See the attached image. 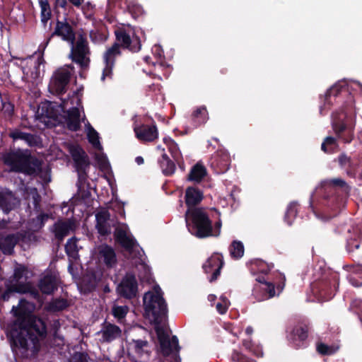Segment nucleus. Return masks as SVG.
I'll return each mask as SVG.
<instances>
[{
  "label": "nucleus",
  "instance_id": "nucleus-1",
  "mask_svg": "<svg viewBox=\"0 0 362 362\" xmlns=\"http://www.w3.org/2000/svg\"><path fill=\"white\" fill-rule=\"evenodd\" d=\"M35 309L33 303L22 298L11 310L15 320L9 335L11 347L13 353L21 358L36 357L41 342L47 336V323L34 314Z\"/></svg>",
  "mask_w": 362,
  "mask_h": 362
},
{
  "label": "nucleus",
  "instance_id": "nucleus-2",
  "mask_svg": "<svg viewBox=\"0 0 362 362\" xmlns=\"http://www.w3.org/2000/svg\"><path fill=\"white\" fill-rule=\"evenodd\" d=\"M143 303L146 315L152 317V322L156 325V332L162 355L167 357L172 354L173 346L176 351L175 361L180 362L181 358L178 354L180 346L177 337L173 336L170 339L168 334L160 327L168 315L167 303L163 297L160 287L155 288V293L151 291L145 293Z\"/></svg>",
  "mask_w": 362,
  "mask_h": 362
},
{
  "label": "nucleus",
  "instance_id": "nucleus-3",
  "mask_svg": "<svg viewBox=\"0 0 362 362\" xmlns=\"http://www.w3.org/2000/svg\"><path fill=\"white\" fill-rule=\"evenodd\" d=\"M116 42L104 52L103 56L105 67L103 70L101 80L112 79L113 76V68L115 65V59L122 54L120 48L127 49L132 52H138L141 48L140 38L130 35L124 29H119L115 31Z\"/></svg>",
  "mask_w": 362,
  "mask_h": 362
},
{
  "label": "nucleus",
  "instance_id": "nucleus-4",
  "mask_svg": "<svg viewBox=\"0 0 362 362\" xmlns=\"http://www.w3.org/2000/svg\"><path fill=\"white\" fill-rule=\"evenodd\" d=\"M4 163L11 172L37 175L42 171V161L28 149H10L2 156Z\"/></svg>",
  "mask_w": 362,
  "mask_h": 362
},
{
  "label": "nucleus",
  "instance_id": "nucleus-5",
  "mask_svg": "<svg viewBox=\"0 0 362 362\" xmlns=\"http://www.w3.org/2000/svg\"><path fill=\"white\" fill-rule=\"evenodd\" d=\"M350 189L349 185L343 179L332 178L322 181L318 192L322 197V204L335 211L344 205Z\"/></svg>",
  "mask_w": 362,
  "mask_h": 362
},
{
  "label": "nucleus",
  "instance_id": "nucleus-6",
  "mask_svg": "<svg viewBox=\"0 0 362 362\" xmlns=\"http://www.w3.org/2000/svg\"><path fill=\"white\" fill-rule=\"evenodd\" d=\"M186 226L189 232L198 238L213 235V224L204 208L187 210L185 212Z\"/></svg>",
  "mask_w": 362,
  "mask_h": 362
},
{
  "label": "nucleus",
  "instance_id": "nucleus-7",
  "mask_svg": "<svg viewBox=\"0 0 362 362\" xmlns=\"http://www.w3.org/2000/svg\"><path fill=\"white\" fill-rule=\"evenodd\" d=\"M69 152L73 160L74 167L78 175L76 185L80 189L87 181L90 161L86 152L78 144H71L69 147Z\"/></svg>",
  "mask_w": 362,
  "mask_h": 362
},
{
  "label": "nucleus",
  "instance_id": "nucleus-8",
  "mask_svg": "<svg viewBox=\"0 0 362 362\" xmlns=\"http://www.w3.org/2000/svg\"><path fill=\"white\" fill-rule=\"evenodd\" d=\"M346 117L344 108L336 110L332 115V127L337 138L349 144L354 139V129L347 126Z\"/></svg>",
  "mask_w": 362,
  "mask_h": 362
},
{
  "label": "nucleus",
  "instance_id": "nucleus-9",
  "mask_svg": "<svg viewBox=\"0 0 362 362\" xmlns=\"http://www.w3.org/2000/svg\"><path fill=\"white\" fill-rule=\"evenodd\" d=\"M70 69L72 70L73 67L67 66L60 67L54 71L49 85L52 93L59 95L66 92L72 74Z\"/></svg>",
  "mask_w": 362,
  "mask_h": 362
},
{
  "label": "nucleus",
  "instance_id": "nucleus-10",
  "mask_svg": "<svg viewBox=\"0 0 362 362\" xmlns=\"http://www.w3.org/2000/svg\"><path fill=\"white\" fill-rule=\"evenodd\" d=\"M54 36L59 37L64 41L70 42L71 44H74L76 39L75 32L66 20L64 21L57 20L54 30L49 35L44 43L40 45L39 50L42 49L43 52L52 38Z\"/></svg>",
  "mask_w": 362,
  "mask_h": 362
},
{
  "label": "nucleus",
  "instance_id": "nucleus-11",
  "mask_svg": "<svg viewBox=\"0 0 362 362\" xmlns=\"http://www.w3.org/2000/svg\"><path fill=\"white\" fill-rule=\"evenodd\" d=\"M90 54L88 42L85 36L80 35L78 37L76 45L71 48L72 61L78 64L81 67L88 66L90 59L86 55Z\"/></svg>",
  "mask_w": 362,
  "mask_h": 362
},
{
  "label": "nucleus",
  "instance_id": "nucleus-12",
  "mask_svg": "<svg viewBox=\"0 0 362 362\" xmlns=\"http://www.w3.org/2000/svg\"><path fill=\"white\" fill-rule=\"evenodd\" d=\"M118 295L126 299L134 298L138 293V283L134 274L127 272L116 288Z\"/></svg>",
  "mask_w": 362,
  "mask_h": 362
},
{
  "label": "nucleus",
  "instance_id": "nucleus-13",
  "mask_svg": "<svg viewBox=\"0 0 362 362\" xmlns=\"http://www.w3.org/2000/svg\"><path fill=\"white\" fill-rule=\"evenodd\" d=\"M224 264L223 256L218 253L212 255L205 263L202 268L206 274L212 273L209 278L210 282H214L221 274V270Z\"/></svg>",
  "mask_w": 362,
  "mask_h": 362
},
{
  "label": "nucleus",
  "instance_id": "nucleus-14",
  "mask_svg": "<svg viewBox=\"0 0 362 362\" xmlns=\"http://www.w3.org/2000/svg\"><path fill=\"white\" fill-rule=\"evenodd\" d=\"M310 327L306 324L296 325L288 336V340L296 349L305 348L308 345L307 339Z\"/></svg>",
  "mask_w": 362,
  "mask_h": 362
},
{
  "label": "nucleus",
  "instance_id": "nucleus-15",
  "mask_svg": "<svg viewBox=\"0 0 362 362\" xmlns=\"http://www.w3.org/2000/svg\"><path fill=\"white\" fill-rule=\"evenodd\" d=\"M230 159L228 154L223 151H218L210 159V166L217 174L226 173L230 167Z\"/></svg>",
  "mask_w": 362,
  "mask_h": 362
},
{
  "label": "nucleus",
  "instance_id": "nucleus-16",
  "mask_svg": "<svg viewBox=\"0 0 362 362\" xmlns=\"http://www.w3.org/2000/svg\"><path fill=\"white\" fill-rule=\"evenodd\" d=\"M136 138L142 142H153L158 137L157 127L153 122L152 124H141L134 129Z\"/></svg>",
  "mask_w": 362,
  "mask_h": 362
},
{
  "label": "nucleus",
  "instance_id": "nucleus-17",
  "mask_svg": "<svg viewBox=\"0 0 362 362\" xmlns=\"http://www.w3.org/2000/svg\"><path fill=\"white\" fill-rule=\"evenodd\" d=\"M204 192L197 186L187 187L185 192V202L187 210L197 209L204 199Z\"/></svg>",
  "mask_w": 362,
  "mask_h": 362
},
{
  "label": "nucleus",
  "instance_id": "nucleus-18",
  "mask_svg": "<svg viewBox=\"0 0 362 362\" xmlns=\"http://www.w3.org/2000/svg\"><path fill=\"white\" fill-rule=\"evenodd\" d=\"M274 296L275 286L273 283L255 284L253 287L252 296L256 301H264L273 298Z\"/></svg>",
  "mask_w": 362,
  "mask_h": 362
},
{
  "label": "nucleus",
  "instance_id": "nucleus-19",
  "mask_svg": "<svg viewBox=\"0 0 362 362\" xmlns=\"http://www.w3.org/2000/svg\"><path fill=\"white\" fill-rule=\"evenodd\" d=\"M347 92L348 90L345 84L337 83L332 86L329 89L327 90L325 95H320V97L321 101L323 103V105L320 106V114H322L323 109L325 108L327 105L330 106L332 105V102L331 100V98L332 96L337 98L342 93H346Z\"/></svg>",
  "mask_w": 362,
  "mask_h": 362
},
{
  "label": "nucleus",
  "instance_id": "nucleus-20",
  "mask_svg": "<svg viewBox=\"0 0 362 362\" xmlns=\"http://www.w3.org/2000/svg\"><path fill=\"white\" fill-rule=\"evenodd\" d=\"M22 234H8L6 236L0 235V250L5 255H11L14 252L15 246L19 243Z\"/></svg>",
  "mask_w": 362,
  "mask_h": 362
},
{
  "label": "nucleus",
  "instance_id": "nucleus-21",
  "mask_svg": "<svg viewBox=\"0 0 362 362\" xmlns=\"http://www.w3.org/2000/svg\"><path fill=\"white\" fill-rule=\"evenodd\" d=\"M6 290L2 292L0 287V301H8L14 293H25L30 290V286L26 284H12L11 281L6 282Z\"/></svg>",
  "mask_w": 362,
  "mask_h": 362
},
{
  "label": "nucleus",
  "instance_id": "nucleus-22",
  "mask_svg": "<svg viewBox=\"0 0 362 362\" xmlns=\"http://www.w3.org/2000/svg\"><path fill=\"white\" fill-rule=\"evenodd\" d=\"M64 119L66 127L69 131L77 132L81 129V115L78 107H73L68 110Z\"/></svg>",
  "mask_w": 362,
  "mask_h": 362
},
{
  "label": "nucleus",
  "instance_id": "nucleus-23",
  "mask_svg": "<svg viewBox=\"0 0 362 362\" xmlns=\"http://www.w3.org/2000/svg\"><path fill=\"white\" fill-rule=\"evenodd\" d=\"M59 280L56 275L47 274L40 279L38 287L40 291L46 295H51L58 289Z\"/></svg>",
  "mask_w": 362,
  "mask_h": 362
},
{
  "label": "nucleus",
  "instance_id": "nucleus-24",
  "mask_svg": "<svg viewBox=\"0 0 362 362\" xmlns=\"http://www.w3.org/2000/svg\"><path fill=\"white\" fill-rule=\"evenodd\" d=\"M114 238L126 251L132 252L136 240L127 235L126 230L121 228H117L114 232Z\"/></svg>",
  "mask_w": 362,
  "mask_h": 362
},
{
  "label": "nucleus",
  "instance_id": "nucleus-25",
  "mask_svg": "<svg viewBox=\"0 0 362 362\" xmlns=\"http://www.w3.org/2000/svg\"><path fill=\"white\" fill-rule=\"evenodd\" d=\"M8 136L12 139L13 141L18 140L23 141L30 147L37 146L40 143V138L37 135L24 132L18 129H14L10 131Z\"/></svg>",
  "mask_w": 362,
  "mask_h": 362
},
{
  "label": "nucleus",
  "instance_id": "nucleus-26",
  "mask_svg": "<svg viewBox=\"0 0 362 362\" xmlns=\"http://www.w3.org/2000/svg\"><path fill=\"white\" fill-rule=\"evenodd\" d=\"M18 203V200L11 191L0 192V209L5 214H8L15 209Z\"/></svg>",
  "mask_w": 362,
  "mask_h": 362
},
{
  "label": "nucleus",
  "instance_id": "nucleus-27",
  "mask_svg": "<svg viewBox=\"0 0 362 362\" xmlns=\"http://www.w3.org/2000/svg\"><path fill=\"white\" fill-rule=\"evenodd\" d=\"M61 106L55 103L47 101L41 106L42 115L47 119H52L54 124L59 123L61 119L60 109Z\"/></svg>",
  "mask_w": 362,
  "mask_h": 362
},
{
  "label": "nucleus",
  "instance_id": "nucleus-28",
  "mask_svg": "<svg viewBox=\"0 0 362 362\" xmlns=\"http://www.w3.org/2000/svg\"><path fill=\"white\" fill-rule=\"evenodd\" d=\"M100 332L103 341L107 343L120 337L122 334V330L119 326L106 321L103 324Z\"/></svg>",
  "mask_w": 362,
  "mask_h": 362
},
{
  "label": "nucleus",
  "instance_id": "nucleus-29",
  "mask_svg": "<svg viewBox=\"0 0 362 362\" xmlns=\"http://www.w3.org/2000/svg\"><path fill=\"white\" fill-rule=\"evenodd\" d=\"M336 160H337L339 167L345 170L349 177L352 178L356 177V170L351 156H347L345 153H341L338 156Z\"/></svg>",
  "mask_w": 362,
  "mask_h": 362
},
{
  "label": "nucleus",
  "instance_id": "nucleus-30",
  "mask_svg": "<svg viewBox=\"0 0 362 362\" xmlns=\"http://www.w3.org/2000/svg\"><path fill=\"white\" fill-rule=\"evenodd\" d=\"M0 100L1 103V113L4 119L11 121L15 115L14 104L10 100L8 94H2L0 92Z\"/></svg>",
  "mask_w": 362,
  "mask_h": 362
},
{
  "label": "nucleus",
  "instance_id": "nucleus-31",
  "mask_svg": "<svg viewBox=\"0 0 362 362\" xmlns=\"http://www.w3.org/2000/svg\"><path fill=\"white\" fill-rule=\"evenodd\" d=\"M100 278L95 272H91L83 276L81 281V289L85 293H89L95 290Z\"/></svg>",
  "mask_w": 362,
  "mask_h": 362
},
{
  "label": "nucleus",
  "instance_id": "nucleus-32",
  "mask_svg": "<svg viewBox=\"0 0 362 362\" xmlns=\"http://www.w3.org/2000/svg\"><path fill=\"white\" fill-rule=\"evenodd\" d=\"M100 255L105 264L109 267H113L117 263L116 254L114 249L107 245H103L100 250Z\"/></svg>",
  "mask_w": 362,
  "mask_h": 362
},
{
  "label": "nucleus",
  "instance_id": "nucleus-33",
  "mask_svg": "<svg viewBox=\"0 0 362 362\" xmlns=\"http://www.w3.org/2000/svg\"><path fill=\"white\" fill-rule=\"evenodd\" d=\"M206 174L207 171L205 166L201 162H198L190 169L187 175V180L195 182H200Z\"/></svg>",
  "mask_w": 362,
  "mask_h": 362
},
{
  "label": "nucleus",
  "instance_id": "nucleus-34",
  "mask_svg": "<svg viewBox=\"0 0 362 362\" xmlns=\"http://www.w3.org/2000/svg\"><path fill=\"white\" fill-rule=\"evenodd\" d=\"M158 164L164 175L171 176L175 173L176 170L175 162L165 153L162 154L161 158L158 160Z\"/></svg>",
  "mask_w": 362,
  "mask_h": 362
},
{
  "label": "nucleus",
  "instance_id": "nucleus-35",
  "mask_svg": "<svg viewBox=\"0 0 362 362\" xmlns=\"http://www.w3.org/2000/svg\"><path fill=\"white\" fill-rule=\"evenodd\" d=\"M192 122L194 127H197L206 122L209 119L208 112L204 106L197 108L192 114Z\"/></svg>",
  "mask_w": 362,
  "mask_h": 362
},
{
  "label": "nucleus",
  "instance_id": "nucleus-36",
  "mask_svg": "<svg viewBox=\"0 0 362 362\" xmlns=\"http://www.w3.org/2000/svg\"><path fill=\"white\" fill-rule=\"evenodd\" d=\"M148 346L147 340L132 339L128 341V349L141 356L144 353V349Z\"/></svg>",
  "mask_w": 362,
  "mask_h": 362
},
{
  "label": "nucleus",
  "instance_id": "nucleus-37",
  "mask_svg": "<svg viewBox=\"0 0 362 362\" xmlns=\"http://www.w3.org/2000/svg\"><path fill=\"white\" fill-rule=\"evenodd\" d=\"M339 148V144L336 138L333 136H327L321 145L322 151L327 154L335 153Z\"/></svg>",
  "mask_w": 362,
  "mask_h": 362
},
{
  "label": "nucleus",
  "instance_id": "nucleus-38",
  "mask_svg": "<svg viewBox=\"0 0 362 362\" xmlns=\"http://www.w3.org/2000/svg\"><path fill=\"white\" fill-rule=\"evenodd\" d=\"M40 6L41 8L40 18L41 22L45 27L48 21L52 17V11L49 1L47 0H39Z\"/></svg>",
  "mask_w": 362,
  "mask_h": 362
},
{
  "label": "nucleus",
  "instance_id": "nucleus-39",
  "mask_svg": "<svg viewBox=\"0 0 362 362\" xmlns=\"http://www.w3.org/2000/svg\"><path fill=\"white\" fill-rule=\"evenodd\" d=\"M299 204L296 202H291L287 209L284 216V221L288 225L291 226L296 217L298 211Z\"/></svg>",
  "mask_w": 362,
  "mask_h": 362
},
{
  "label": "nucleus",
  "instance_id": "nucleus-40",
  "mask_svg": "<svg viewBox=\"0 0 362 362\" xmlns=\"http://www.w3.org/2000/svg\"><path fill=\"white\" fill-rule=\"evenodd\" d=\"M244 245L242 242L239 240H233L229 246V252L233 259H240L244 255Z\"/></svg>",
  "mask_w": 362,
  "mask_h": 362
},
{
  "label": "nucleus",
  "instance_id": "nucleus-41",
  "mask_svg": "<svg viewBox=\"0 0 362 362\" xmlns=\"http://www.w3.org/2000/svg\"><path fill=\"white\" fill-rule=\"evenodd\" d=\"M68 300L65 298H58L53 299L48 305V310L51 312H59L69 307Z\"/></svg>",
  "mask_w": 362,
  "mask_h": 362
},
{
  "label": "nucleus",
  "instance_id": "nucleus-42",
  "mask_svg": "<svg viewBox=\"0 0 362 362\" xmlns=\"http://www.w3.org/2000/svg\"><path fill=\"white\" fill-rule=\"evenodd\" d=\"M70 224L66 222H61L54 225V235L57 239L62 240L70 230Z\"/></svg>",
  "mask_w": 362,
  "mask_h": 362
},
{
  "label": "nucleus",
  "instance_id": "nucleus-43",
  "mask_svg": "<svg viewBox=\"0 0 362 362\" xmlns=\"http://www.w3.org/2000/svg\"><path fill=\"white\" fill-rule=\"evenodd\" d=\"M164 143L166 144L173 159L179 163L180 159L181 158V153L179 149L178 145L175 141L171 139H164Z\"/></svg>",
  "mask_w": 362,
  "mask_h": 362
},
{
  "label": "nucleus",
  "instance_id": "nucleus-44",
  "mask_svg": "<svg viewBox=\"0 0 362 362\" xmlns=\"http://www.w3.org/2000/svg\"><path fill=\"white\" fill-rule=\"evenodd\" d=\"M339 349V346H329L322 342H318L316 345L317 351L322 356H331L334 354Z\"/></svg>",
  "mask_w": 362,
  "mask_h": 362
},
{
  "label": "nucleus",
  "instance_id": "nucleus-45",
  "mask_svg": "<svg viewBox=\"0 0 362 362\" xmlns=\"http://www.w3.org/2000/svg\"><path fill=\"white\" fill-rule=\"evenodd\" d=\"M251 264L252 266V269H256L260 273L264 274H268L271 269L274 268V264H268L264 261L259 259L252 260Z\"/></svg>",
  "mask_w": 362,
  "mask_h": 362
},
{
  "label": "nucleus",
  "instance_id": "nucleus-46",
  "mask_svg": "<svg viewBox=\"0 0 362 362\" xmlns=\"http://www.w3.org/2000/svg\"><path fill=\"white\" fill-rule=\"evenodd\" d=\"M88 140L93 145V146L98 149L102 150L103 147L99 141V134L95 130V129L88 123Z\"/></svg>",
  "mask_w": 362,
  "mask_h": 362
},
{
  "label": "nucleus",
  "instance_id": "nucleus-47",
  "mask_svg": "<svg viewBox=\"0 0 362 362\" xmlns=\"http://www.w3.org/2000/svg\"><path fill=\"white\" fill-rule=\"evenodd\" d=\"M65 252L69 257H75L78 255L77 239L72 237L65 245Z\"/></svg>",
  "mask_w": 362,
  "mask_h": 362
},
{
  "label": "nucleus",
  "instance_id": "nucleus-48",
  "mask_svg": "<svg viewBox=\"0 0 362 362\" xmlns=\"http://www.w3.org/2000/svg\"><path fill=\"white\" fill-rule=\"evenodd\" d=\"M95 159L100 170H107L110 168V165L105 155L95 153Z\"/></svg>",
  "mask_w": 362,
  "mask_h": 362
},
{
  "label": "nucleus",
  "instance_id": "nucleus-49",
  "mask_svg": "<svg viewBox=\"0 0 362 362\" xmlns=\"http://www.w3.org/2000/svg\"><path fill=\"white\" fill-rule=\"evenodd\" d=\"M112 313L115 318L118 320L124 319L128 313V307L126 305H114Z\"/></svg>",
  "mask_w": 362,
  "mask_h": 362
},
{
  "label": "nucleus",
  "instance_id": "nucleus-50",
  "mask_svg": "<svg viewBox=\"0 0 362 362\" xmlns=\"http://www.w3.org/2000/svg\"><path fill=\"white\" fill-rule=\"evenodd\" d=\"M27 271V267L23 264H18L15 268L13 274L11 278H13V281H16V284H19L18 281L23 278Z\"/></svg>",
  "mask_w": 362,
  "mask_h": 362
},
{
  "label": "nucleus",
  "instance_id": "nucleus-51",
  "mask_svg": "<svg viewBox=\"0 0 362 362\" xmlns=\"http://www.w3.org/2000/svg\"><path fill=\"white\" fill-rule=\"evenodd\" d=\"M361 245V240L358 238H350L346 243V250L354 256L355 250H358Z\"/></svg>",
  "mask_w": 362,
  "mask_h": 362
},
{
  "label": "nucleus",
  "instance_id": "nucleus-52",
  "mask_svg": "<svg viewBox=\"0 0 362 362\" xmlns=\"http://www.w3.org/2000/svg\"><path fill=\"white\" fill-rule=\"evenodd\" d=\"M233 361L235 362H256L255 360L252 359L240 351L234 350L231 355Z\"/></svg>",
  "mask_w": 362,
  "mask_h": 362
},
{
  "label": "nucleus",
  "instance_id": "nucleus-53",
  "mask_svg": "<svg viewBox=\"0 0 362 362\" xmlns=\"http://www.w3.org/2000/svg\"><path fill=\"white\" fill-rule=\"evenodd\" d=\"M315 289H317V292L320 295L324 298H327V279H323L321 281L316 284L315 286Z\"/></svg>",
  "mask_w": 362,
  "mask_h": 362
},
{
  "label": "nucleus",
  "instance_id": "nucleus-54",
  "mask_svg": "<svg viewBox=\"0 0 362 362\" xmlns=\"http://www.w3.org/2000/svg\"><path fill=\"white\" fill-rule=\"evenodd\" d=\"M96 228L98 233L103 236L108 235L111 233V226L108 222L96 223Z\"/></svg>",
  "mask_w": 362,
  "mask_h": 362
},
{
  "label": "nucleus",
  "instance_id": "nucleus-55",
  "mask_svg": "<svg viewBox=\"0 0 362 362\" xmlns=\"http://www.w3.org/2000/svg\"><path fill=\"white\" fill-rule=\"evenodd\" d=\"M88 355L86 352H75L69 362H88Z\"/></svg>",
  "mask_w": 362,
  "mask_h": 362
},
{
  "label": "nucleus",
  "instance_id": "nucleus-56",
  "mask_svg": "<svg viewBox=\"0 0 362 362\" xmlns=\"http://www.w3.org/2000/svg\"><path fill=\"white\" fill-rule=\"evenodd\" d=\"M96 223H107L110 220V214L108 211H100L95 215Z\"/></svg>",
  "mask_w": 362,
  "mask_h": 362
},
{
  "label": "nucleus",
  "instance_id": "nucleus-57",
  "mask_svg": "<svg viewBox=\"0 0 362 362\" xmlns=\"http://www.w3.org/2000/svg\"><path fill=\"white\" fill-rule=\"evenodd\" d=\"M32 199L34 209L36 211H40L41 196L36 192L35 194H33Z\"/></svg>",
  "mask_w": 362,
  "mask_h": 362
},
{
  "label": "nucleus",
  "instance_id": "nucleus-58",
  "mask_svg": "<svg viewBox=\"0 0 362 362\" xmlns=\"http://www.w3.org/2000/svg\"><path fill=\"white\" fill-rule=\"evenodd\" d=\"M350 284L354 287L359 288L362 286V281L360 279H357L356 277L350 276L349 278Z\"/></svg>",
  "mask_w": 362,
  "mask_h": 362
},
{
  "label": "nucleus",
  "instance_id": "nucleus-59",
  "mask_svg": "<svg viewBox=\"0 0 362 362\" xmlns=\"http://www.w3.org/2000/svg\"><path fill=\"white\" fill-rule=\"evenodd\" d=\"M221 228V221H216L214 224V230L213 229V235L212 236H218L220 234Z\"/></svg>",
  "mask_w": 362,
  "mask_h": 362
},
{
  "label": "nucleus",
  "instance_id": "nucleus-60",
  "mask_svg": "<svg viewBox=\"0 0 362 362\" xmlns=\"http://www.w3.org/2000/svg\"><path fill=\"white\" fill-rule=\"evenodd\" d=\"M216 308L217 311L221 315L225 314L228 310V307L226 305L222 304L221 303H218L216 304Z\"/></svg>",
  "mask_w": 362,
  "mask_h": 362
},
{
  "label": "nucleus",
  "instance_id": "nucleus-61",
  "mask_svg": "<svg viewBox=\"0 0 362 362\" xmlns=\"http://www.w3.org/2000/svg\"><path fill=\"white\" fill-rule=\"evenodd\" d=\"M55 6L65 8L67 6V0H55Z\"/></svg>",
  "mask_w": 362,
  "mask_h": 362
},
{
  "label": "nucleus",
  "instance_id": "nucleus-62",
  "mask_svg": "<svg viewBox=\"0 0 362 362\" xmlns=\"http://www.w3.org/2000/svg\"><path fill=\"white\" fill-rule=\"evenodd\" d=\"M70 4L74 6L76 8H79L82 4L84 2V0H68Z\"/></svg>",
  "mask_w": 362,
  "mask_h": 362
},
{
  "label": "nucleus",
  "instance_id": "nucleus-63",
  "mask_svg": "<svg viewBox=\"0 0 362 362\" xmlns=\"http://www.w3.org/2000/svg\"><path fill=\"white\" fill-rule=\"evenodd\" d=\"M256 281L258 282L257 284H262L264 283H269L265 279L264 276H259L256 278Z\"/></svg>",
  "mask_w": 362,
  "mask_h": 362
},
{
  "label": "nucleus",
  "instance_id": "nucleus-64",
  "mask_svg": "<svg viewBox=\"0 0 362 362\" xmlns=\"http://www.w3.org/2000/svg\"><path fill=\"white\" fill-rule=\"evenodd\" d=\"M44 62V59L42 57V56H40L37 58V62H36V65H35V69H37L39 66Z\"/></svg>",
  "mask_w": 362,
  "mask_h": 362
}]
</instances>
